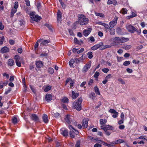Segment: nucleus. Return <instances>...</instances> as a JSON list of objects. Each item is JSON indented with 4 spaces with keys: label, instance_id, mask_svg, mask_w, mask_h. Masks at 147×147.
Masks as SVG:
<instances>
[{
    "label": "nucleus",
    "instance_id": "nucleus-1",
    "mask_svg": "<svg viewBox=\"0 0 147 147\" xmlns=\"http://www.w3.org/2000/svg\"><path fill=\"white\" fill-rule=\"evenodd\" d=\"M78 17V21H76V23L78 24L80 22V24L82 26L86 25L88 23L89 20L84 15L79 14Z\"/></svg>",
    "mask_w": 147,
    "mask_h": 147
},
{
    "label": "nucleus",
    "instance_id": "nucleus-2",
    "mask_svg": "<svg viewBox=\"0 0 147 147\" xmlns=\"http://www.w3.org/2000/svg\"><path fill=\"white\" fill-rule=\"evenodd\" d=\"M128 32L131 33H134L135 31L137 32L138 34H140L141 32L140 29L138 30V28L134 27L133 26L130 24H127L125 26Z\"/></svg>",
    "mask_w": 147,
    "mask_h": 147
},
{
    "label": "nucleus",
    "instance_id": "nucleus-3",
    "mask_svg": "<svg viewBox=\"0 0 147 147\" xmlns=\"http://www.w3.org/2000/svg\"><path fill=\"white\" fill-rule=\"evenodd\" d=\"M82 98L80 97L78 100L75 101L73 104V107L78 111H80L82 109L81 104L82 102Z\"/></svg>",
    "mask_w": 147,
    "mask_h": 147
},
{
    "label": "nucleus",
    "instance_id": "nucleus-4",
    "mask_svg": "<svg viewBox=\"0 0 147 147\" xmlns=\"http://www.w3.org/2000/svg\"><path fill=\"white\" fill-rule=\"evenodd\" d=\"M129 40L128 38H125L124 37H115L113 39V41L115 42L118 43H123Z\"/></svg>",
    "mask_w": 147,
    "mask_h": 147
},
{
    "label": "nucleus",
    "instance_id": "nucleus-5",
    "mask_svg": "<svg viewBox=\"0 0 147 147\" xmlns=\"http://www.w3.org/2000/svg\"><path fill=\"white\" fill-rule=\"evenodd\" d=\"M35 12H31L30 14V18L34 21L37 22L40 21L41 19V18L38 15H35Z\"/></svg>",
    "mask_w": 147,
    "mask_h": 147
},
{
    "label": "nucleus",
    "instance_id": "nucleus-6",
    "mask_svg": "<svg viewBox=\"0 0 147 147\" xmlns=\"http://www.w3.org/2000/svg\"><path fill=\"white\" fill-rule=\"evenodd\" d=\"M100 127L101 129H103L104 131L105 130H109V131H112L113 129V127L109 125H106L104 126L103 125H102L100 126Z\"/></svg>",
    "mask_w": 147,
    "mask_h": 147
},
{
    "label": "nucleus",
    "instance_id": "nucleus-7",
    "mask_svg": "<svg viewBox=\"0 0 147 147\" xmlns=\"http://www.w3.org/2000/svg\"><path fill=\"white\" fill-rule=\"evenodd\" d=\"M117 17L115 16L113 20L109 23V26L111 28H113L116 26L117 23Z\"/></svg>",
    "mask_w": 147,
    "mask_h": 147
},
{
    "label": "nucleus",
    "instance_id": "nucleus-8",
    "mask_svg": "<svg viewBox=\"0 0 147 147\" xmlns=\"http://www.w3.org/2000/svg\"><path fill=\"white\" fill-rule=\"evenodd\" d=\"M91 66V63L90 62L86 64L83 68L82 71L83 72H86L89 69Z\"/></svg>",
    "mask_w": 147,
    "mask_h": 147
},
{
    "label": "nucleus",
    "instance_id": "nucleus-9",
    "mask_svg": "<svg viewBox=\"0 0 147 147\" xmlns=\"http://www.w3.org/2000/svg\"><path fill=\"white\" fill-rule=\"evenodd\" d=\"M61 134L64 136L66 137L68 134V131L64 128H62L60 130Z\"/></svg>",
    "mask_w": 147,
    "mask_h": 147
},
{
    "label": "nucleus",
    "instance_id": "nucleus-10",
    "mask_svg": "<svg viewBox=\"0 0 147 147\" xmlns=\"http://www.w3.org/2000/svg\"><path fill=\"white\" fill-rule=\"evenodd\" d=\"M30 118L32 120L35 122H38L39 121V118L36 114H32L30 116Z\"/></svg>",
    "mask_w": 147,
    "mask_h": 147
},
{
    "label": "nucleus",
    "instance_id": "nucleus-11",
    "mask_svg": "<svg viewBox=\"0 0 147 147\" xmlns=\"http://www.w3.org/2000/svg\"><path fill=\"white\" fill-rule=\"evenodd\" d=\"M62 13L61 12L58 10L57 13V20L58 22L61 23L62 21Z\"/></svg>",
    "mask_w": 147,
    "mask_h": 147
},
{
    "label": "nucleus",
    "instance_id": "nucleus-12",
    "mask_svg": "<svg viewBox=\"0 0 147 147\" xmlns=\"http://www.w3.org/2000/svg\"><path fill=\"white\" fill-rule=\"evenodd\" d=\"M103 43L102 42H100L99 44H96L91 48V49L93 51L96 50L98 48H100L101 47Z\"/></svg>",
    "mask_w": 147,
    "mask_h": 147
},
{
    "label": "nucleus",
    "instance_id": "nucleus-13",
    "mask_svg": "<svg viewBox=\"0 0 147 147\" xmlns=\"http://www.w3.org/2000/svg\"><path fill=\"white\" fill-rule=\"evenodd\" d=\"M72 117L69 115H67L65 118V120L66 122L68 124L71 123L72 121Z\"/></svg>",
    "mask_w": 147,
    "mask_h": 147
},
{
    "label": "nucleus",
    "instance_id": "nucleus-14",
    "mask_svg": "<svg viewBox=\"0 0 147 147\" xmlns=\"http://www.w3.org/2000/svg\"><path fill=\"white\" fill-rule=\"evenodd\" d=\"M92 28H89L87 30H85L83 31V34L85 36H87L90 34L91 30Z\"/></svg>",
    "mask_w": 147,
    "mask_h": 147
},
{
    "label": "nucleus",
    "instance_id": "nucleus-15",
    "mask_svg": "<svg viewBox=\"0 0 147 147\" xmlns=\"http://www.w3.org/2000/svg\"><path fill=\"white\" fill-rule=\"evenodd\" d=\"M35 65L36 67L38 68H40L43 65V63L40 61H35Z\"/></svg>",
    "mask_w": 147,
    "mask_h": 147
},
{
    "label": "nucleus",
    "instance_id": "nucleus-16",
    "mask_svg": "<svg viewBox=\"0 0 147 147\" xmlns=\"http://www.w3.org/2000/svg\"><path fill=\"white\" fill-rule=\"evenodd\" d=\"M88 119H84L83 120L82 125L83 128H86L88 127Z\"/></svg>",
    "mask_w": 147,
    "mask_h": 147
},
{
    "label": "nucleus",
    "instance_id": "nucleus-17",
    "mask_svg": "<svg viewBox=\"0 0 147 147\" xmlns=\"http://www.w3.org/2000/svg\"><path fill=\"white\" fill-rule=\"evenodd\" d=\"M45 98L46 100L48 102L50 101L52 98L51 95L49 94H46L45 95Z\"/></svg>",
    "mask_w": 147,
    "mask_h": 147
},
{
    "label": "nucleus",
    "instance_id": "nucleus-18",
    "mask_svg": "<svg viewBox=\"0 0 147 147\" xmlns=\"http://www.w3.org/2000/svg\"><path fill=\"white\" fill-rule=\"evenodd\" d=\"M42 118L43 121L45 123H47L48 122L49 120L47 115L44 114L42 115Z\"/></svg>",
    "mask_w": 147,
    "mask_h": 147
},
{
    "label": "nucleus",
    "instance_id": "nucleus-19",
    "mask_svg": "<svg viewBox=\"0 0 147 147\" xmlns=\"http://www.w3.org/2000/svg\"><path fill=\"white\" fill-rule=\"evenodd\" d=\"M69 127L70 130H73V132L76 135H77L79 134V133L78 131L75 129L71 125H69Z\"/></svg>",
    "mask_w": 147,
    "mask_h": 147
},
{
    "label": "nucleus",
    "instance_id": "nucleus-20",
    "mask_svg": "<svg viewBox=\"0 0 147 147\" xmlns=\"http://www.w3.org/2000/svg\"><path fill=\"white\" fill-rule=\"evenodd\" d=\"M1 51L2 53H3L8 52L9 51V49L7 47H5L1 49Z\"/></svg>",
    "mask_w": 147,
    "mask_h": 147
},
{
    "label": "nucleus",
    "instance_id": "nucleus-21",
    "mask_svg": "<svg viewBox=\"0 0 147 147\" xmlns=\"http://www.w3.org/2000/svg\"><path fill=\"white\" fill-rule=\"evenodd\" d=\"M117 1L115 0H108L107 3L108 5L113 4L115 5L117 4Z\"/></svg>",
    "mask_w": 147,
    "mask_h": 147
},
{
    "label": "nucleus",
    "instance_id": "nucleus-22",
    "mask_svg": "<svg viewBox=\"0 0 147 147\" xmlns=\"http://www.w3.org/2000/svg\"><path fill=\"white\" fill-rule=\"evenodd\" d=\"M72 98L74 99H76L79 95V93H76L74 91L72 92Z\"/></svg>",
    "mask_w": 147,
    "mask_h": 147
},
{
    "label": "nucleus",
    "instance_id": "nucleus-23",
    "mask_svg": "<svg viewBox=\"0 0 147 147\" xmlns=\"http://www.w3.org/2000/svg\"><path fill=\"white\" fill-rule=\"evenodd\" d=\"M42 42L40 44V46H45L50 42V40H42Z\"/></svg>",
    "mask_w": 147,
    "mask_h": 147
},
{
    "label": "nucleus",
    "instance_id": "nucleus-24",
    "mask_svg": "<svg viewBox=\"0 0 147 147\" xmlns=\"http://www.w3.org/2000/svg\"><path fill=\"white\" fill-rule=\"evenodd\" d=\"M111 47V45H102L101 47L100 48V49L101 50H103L106 49L110 48Z\"/></svg>",
    "mask_w": 147,
    "mask_h": 147
},
{
    "label": "nucleus",
    "instance_id": "nucleus-25",
    "mask_svg": "<svg viewBox=\"0 0 147 147\" xmlns=\"http://www.w3.org/2000/svg\"><path fill=\"white\" fill-rule=\"evenodd\" d=\"M8 64L9 66H12L14 64V61L12 59H9L8 60Z\"/></svg>",
    "mask_w": 147,
    "mask_h": 147
},
{
    "label": "nucleus",
    "instance_id": "nucleus-26",
    "mask_svg": "<svg viewBox=\"0 0 147 147\" xmlns=\"http://www.w3.org/2000/svg\"><path fill=\"white\" fill-rule=\"evenodd\" d=\"M116 31L117 33L119 34L122 35L123 34L122 28L120 27H118L116 28Z\"/></svg>",
    "mask_w": 147,
    "mask_h": 147
},
{
    "label": "nucleus",
    "instance_id": "nucleus-27",
    "mask_svg": "<svg viewBox=\"0 0 147 147\" xmlns=\"http://www.w3.org/2000/svg\"><path fill=\"white\" fill-rule=\"evenodd\" d=\"M43 39H40L39 40H38L37 42L34 45V50L35 51L36 50V49L38 48V42H40Z\"/></svg>",
    "mask_w": 147,
    "mask_h": 147
},
{
    "label": "nucleus",
    "instance_id": "nucleus-28",
    "mask_svg": "<svg viewBox=\"0 0 147 147\" xmlns=\"http://www.w3.org/2000/svg\"><path fill=\"white\" fill-rule=\"evenodd\" d=\"M83 55H82L81 57L79 58H76L75 59V61L76 63H79L80 61L83 60Z\"/></svg>",
    "mask_w": 147,
    "mask_h": 147
},
{
    "label": "nucleus",
    "instance_id": "nucleus-29",
    "mask_svg": "<svg viewBox=\"0 0 147 147\" xmlns=\"http://www.w3.org/2000/svg\"><path fill=\"white\" fill-rule=\"evenodd\" d=\"M109 31L110 33V34L111 35H113L115 34V29L113 28H111L109 30Z\"/></svg>",
    "mask_w": 147,
    "mask_h": 147
},
{
    "label": "nucleus",
    "instance_id": "nucleus-30",
    "mask_svg": "<svg viewBox=\"0 0 147 147\" xmlns=\"http://www.w3.org/2000/svg\"><path fill=\"white\" fill-rule=\"evenodd\" d=\"M16 9H15V8H12L11 11V17H12L13 16L14 13H15L16 12Z\"/></svg>",
    "mask_w": 147,
    "mask_h": 147
},
{
    "label": "nucleus",
    "instance_id": "nucleus-31",
    "mask_svg": "<svg viewBox=\"0 0 147 147\" xmlns=\"http://www.w3.org/2000/svg\"><path fill=\"white\" fill-rule=\"evenodd\" d=\"M107 122L106 119H100V125H103L105 124Z\"/></svg>",
    "mask_w": 147,
    "mask_h": 147
},
{
    "label": "nucleus",
    "instance_id": "nucleus-32",
    "mask_svg": "<svg viewBox=\"0 0 147 147\" xmlns=\"http://www.w3.org/2000/svg\"><path fill=\"white\" fill-rule=\"evenodd\" d=\"M94 90L96 94H97L100 95V93L99 92V89L96 86H95L94 88Z\"/></svg>",
    "mask_w": 147,
    "mask_h": 147
},
{
    "label": "nucleus",
    "instance_id": "nucleus-33",
    "mask_svg": "<svg viewBox=\"0 0 147 147\" xmlns=\"http://www.w3.org/2000/svg\"><path fill=\"white\" fill-rule=\"evenodd\" d=\"M69 100L68 98L66 97H64L61 100V102L64 103H68L69 102Z\"/></svg>",
    "mask_w": 147,
    "mask_h": 147
},
{
    "label": "nucleus",
    "instance_id": "nucleus-34",
    "mask_svg": "<svg viewBox=\"0 0 147 147\" xmlns=\"http://www.w3.org/2000/svg\"><path fill=\"white\" fill-rule=\"evenodd\" d=\"M95 14L96 16H100V17L104 18L105 17V15L102 13L96 12Z\"/></svg>",
    "mask_w": 147,
    "mask_h": 147
},
{
    "label": "nucleus",
    "instance_id": "nucleus-35",
    "mask_svg": "<svg viewBox=\"0 0 147 147\" xmlns=\"http://www.w3.org/2000/svg\"><path fill=\"white\" fill-rule=\"evenodd\" d=\"M127 11L126 9L123 8L121 11L120 13L122 14H125L127 13Z\"/></svg>",
    "mask_w": 147,
    "mask_h": 147
},
{
    "label": "nucleus",
    "instance_id": "nucleus-36",
    "mask_svg": "<svg viewBox=\"0 0 147 147\" xmlns=\"http://www.w3.org/2000/svg\"><path fill=\"white\" fill-rule=\"evenodd\" d=\"M14 59L15 60L16 62L20 61V57L18 55H16L14 57Z\"/></svg>",
    "mask_w": 147,
    "mask_h": 147
},
{
    "label": "nucleus",
    "instance_id": "nucleus-37",
    "mask_svg": "<svg viewBox=\"0 0 147 147\" xmlns=\"http://www.w3.org/2000/svg\"><path fill=\"white\" fill-rule=\"evenodd\" d=\"M131 47V45H124L123 46V48L125 50H127L130 49Z\"/></svg>",
    "mask_w": 147,
    "mask_h": 147
},
{
    "label": "nucleus",
    "instance_id": "nucleus-38",
    "mask_svg": "<svg viewBox=\"0 0 147 147\" xmlns=\"http://www.w3.org/2000/svg\"><path fill=\"white\" fill-rule=\"evenodd\" d=\"M12 122L14 124H16L17 123V119L16 117H14L12 119Z\"/></svg>",
    "mask_w": 147,
    "mask_h": 147
},
{
    "label": "nucleus",
    "instance_id": "nucleus-39",
    "mask_svg": "<svg viewBox=\"0 0 147 147\" xmlns=\"http://www.w3.org/2000/svg\"><path fill=\"white\" fill-rule=\"evenodd\" d=\"M48 71L50 74H53L54 72V70L53 68L51 67H49L48 68Z\"/></svg>",
    "mask_w": 147,
    "mask_h": 147
},
{
    "label": "nucleus",
    "instance_id": "nucleus-40",
    "mask_svg": "<svg viewBox=\"0 0 147 147\" xmlns=\"http://www.w3.org/2000/svg\"><path fill=\"white\" fill-rule=\"evenodd\" d=\"M51 88V87L50 86H48L46 87L44 89V90L45 92H47L50 90Z\"/></svg>",
    "mask_w": 147,
    "mask_h": 147
},
{
    "label": "nucleus",
    "instance_id": "nucleus-41",
    "mask_svg": "<svg viewBox=\"0 0 147 147\" xmlns=\"http://www.w3.org/2000/svg\"><path fill=\"white\" fill-rule=\"evenodd\" d=\"M88 57L89 59H91L92 58L93 56L92 55V52H89L87 53Z\"/></svg>",
    "mask_w": 147,
    "mask_h": 147
},
{
    "label": "nucleus",
    "instance_id": "nucleus-42",
    "mask_svg": "<svg viewBox=\"0 0 147 147\" xmlns=\"http://www.w3.org/2000/svg\"><path fill=\"white\" fill-rule=\"evenodd\" d=\"M75 60L73 59H71L69 62V64L70 66L71 67L73 65V64L75 62Z\"/></svg>",
    "mask_w": 147,
    "mask_h": 147
},
{
    "label": "nucleus",
    "instance_id": "nucleus-43",
    "mask_svg": "<svg viewBox=\"0 0 147 147\" xmlns=\"http://www.w3.org/2000/svg\"><path fill=\"white\" fill-rule=\"evenodd\" d=\"M73 130H71L69 131V135L70 137L72 138H74L75 137V135H74Z\"/></svg>",
    "mask_w": 147,
    "mask_h": 147
},
{
    "label": "nucleus",
    "instance_id": "nucleus-44",
    "mask_svg": "<svg viewBox=\"0 0 147 147\" xmlns=\"http://www.w3.org/2000/svg\"><path fill=\"white\" fill-rule=\"evenodd\" d=\"M90 98L93 99V98L95 97V94L94 92L91 93L90 95Z\"/></svg>",
    "mask_w": 147,
    "mask_h": 147
},
{
    "label": "nucleus",
    "instance_id": "nucleus-45",
    "mask_svg": "<svg viewBox=\"0 0 147 147\" xmlns=\"http://www.w3.org/2000/svg\"><path fill=\"white\" fill-rule=\"evenodd\" d=\"M131 62L129 61H125L123 63V65L125 66H127L128 65H129L130 64Z\"/></svg>",
    "mask_w": 147,
    "mask_h": 147
},
{
    "label": "nucleus",
    "instance_id": "nucleus-46",
    "mask_svg": "<svg viewBox=\"0 0 147 147\" xmlns=\"http://www.w3.org/2000/svg\"><path fill=\"white\" fill-rule=\"evenodd\" d=\"M74 42L75 43L79 45L81 44L80 41L78 40L76 38H74Z\"/></svg>",
    "mask_w": 147,
    "mask_h": 147
},
{
    "label": "nucleus",
    "instance_id": "nucleus-47",
    "mask_svg": "<svg viewBox=\"0 0 147 147\" xmlns=\"http://www.w3.org/2000/svg\"><path fill=\"white\" fill-rule=\"evenodd\" d=\"M80 140H78L76 142L75 147H80Z\"/></svg>",
    "mask_w": 147,
    "mask_h": 147
},
{
    "label": "nucleus",
    "instance_id": "nucleus-48",
    "mask_svg": "<svg viewBox=\"0 0 147 147\" xmlns=\"http://www.w3.org/2000/svg\"><path fill=\"white\" fill-rule=\"evenodd\" d=\"M118 80L123 84H125V82L121 78H118Z\"/></svg>",
    "mask_w": 147,
    "mask_h": 147
},
{
    "label": "nucleus",
    "instance_id": "nucleus-49",
    "mask_svg": "<svg viewBox=\"0 0 147 147\" xmlns=\"http://www.w3.org/2000/svg\"><path fill=\"white\" fill-rule=\"evenodd\" d=\"M102 71L105 73H107L109 71V69L107 68H105L102 69Z\"/></svg>",
    "mask_w": 147,
    "mask_h": 147
},
{
    "label": "nucleus",
    "instance_id": "nucleus-50",
    "mask_svg": "<svg viewBox=\"0 0 147 147\" xmlns=\"http://www.w3.org/2000/svg\"><path fill=\"white\" fill-rule=\"evenodd\" d=\"M100 74L99 73L96 71L94 75V77L95 78H97Z\"/></svg>",
    "mask_w": 147,
    "mask_h": 147
},
{
    "label": "nucleus",
    "instance_id": "nucleus-51",
    "mask_svg": "<svg viewBox=\"0 0 147 147\" xmlns=\"http://www.w3.org/2000/svg\"><path fill=\"white\" fill-rule=\"evenodd\" d=\"M118 115V113L116 112V113H114V114L112 115V117L114 118H116L117 117Z\"/></svg>",
    "mask_w": 147,
    "mask_h": 147
},
{
    "label": "nucleus",
    "instance_id": "nucleus-52",
    "mask_svg": "<svg viewBox=\"0 0 147 147\" xmlns=\"http://www.w3.org/2000/svg\"><path fill=\"white\" fill-rule=\"evenodd\" d=\"M68 31H69V33L70 34L71 36H73L74 34L73 30L71 29H68Z\"/></svg>",
    "mask_w": 147,
    "mask_h": 147
},
{
    "label": "nucleus",
    "instance_id": "nucleus-53",
    "mask_svg": "<svg viewBox=\"0 0 147 147\" xmlns=\"http://www.w3.org/2000/svg\"><path fill=\"white\" fill-rule=\"evenodd\" d=\"M18 7V3L17 1L15 2L14 3V8L15 9H17Z\"/></svg>",
    "mask_w": 147,
    "mask_h": 147
},
{
    "label": "nucleus",
    "instance_id": "nucleus-54",
    "mask_svg": "<svg viewBox=\"0 0 147 147\" xmlns=\"http://www.w3.org/2000/svg\"><path fill=\"white\" fill-rule=\"evenodd\" d=\"M106 135L107 136H109L111 133V132L109 130H105L104 131Z\"/></svg>",
    "mask_w": 147,
    "mask_h": 147
},
{
    "label": "nucleus",
    "instance_id": "nucleus-55",
    "mask_svg": "<svg viewBox=\"0 0 147 147\" xmlns=\"http://www.w3.org/2000/svg\"><path fill=\"white\" fill-rule=\"evenodd\" d=\"M9 44L11 45H13L15 43V41L14 40L11 39L9 40Z\"/></svg>",
    "mask_w": 147,
    "mask_h": 147
},
{
    "label": "nucleus",
    "instance_id": "nucleus-56",
    "mask_svg": "<svg viewBox=\"0 0 147 147\" xmlns=\"http://www.w3.org/2000/svg\"><path fill=\"white\" fill-rule=\"evenodd\" d=\"M109 112L114 114V113H116L117 111H116L114 109H111L109 110Z\"/></svg>",
    "mask_w": 147,
    "mask_h": 147
},
{
    "label": "nucleus",
    "instance_id": "nucleus-57",
    "mask_svg": "<svg viewBox=\"0 0 147 147\" xmlns=\"http://www.w3.org/2000/svg\"><path fill=\"white\" fill-rule=\"evenodd\" d=\"M44 25L47 27L49 30L51 29V25L49 24H45Z\"/></svg>",
    "mask_w": 147,
    "mask_h": 147
},
{
    "label": "nucleus",
    "instance_id": "nucleus-58",
    "mask_svg": "<svg viewBox=\"0 0 147 147\" xmlns=\"http://www.w3.org/2000/svg\"><path fill=\"white\" fill-rule=\"evenodd\" d=\"M69 81H72V80L70 78H67L66 80L65 85H66Z\"/></svg>",
    "mask_w": 147,
    "mask_h": 147
},
{
    "label": "nucleus",
    "instance_id": "nucleus-59",
    "mask_svg": "<svg viewBox=\"0 0 147 147\" xmlns=\"http://www.w3.org/2000/svg\"><path fill=\"white\" fill-rule=\"evenodd\" d=\"M3 76H5L7 79L9 78V75L8 74H7L6 73H3Z\"/></svg>",
    "mask_w": 147,
    "mask_h": 147
},
{
    "label": "nucleus",
    "instance_id": "nucleus-60",
    "mask_svg": "<svg viewBox=\"0 0 147 147\" xmlns=\"http://www.w3.org/2000/svg\"><path fill=\"white\" fill-rule=\"evenodd\" d=\"M25 1L26 3V4L27 6H30V3L29 0H25Z\"/></svg>",
    "mask_w": 147,
    "mask_h": 147
},
{
    "label": "nucleus",
    "instance_id": "nucleus-61",
    "mask_svg": "<svg viewBox=\"0 0 147 147\" xmlns=\"http://www.w3.org/2000/svg\"><path fill=\"white\" fill-rule=\"evenodd\" d=\"M60 114L57 113H56L54 114V117L56 118H57L60 116Z\"/></svg>",
    "mask_w": 147,
    "mask_h": 147
},
{
    "label": "nucleus",
    "instance_id": "nucleus-62",
    "mask_svg": "<svg viewBox=\"0 0 147 147\" xmlns=\"http://www.w3.org/2000/svg\"><path fill=\"white\" fill-rule=\"evenodd\" d=\"M16 65L19 67H20L21 66V63L20 61L16 62Z\"/></svg>",
    "mask_w": 147,
    "mask_h": 147
},
{
    "label": "nucleus",
    "instance_id": "nucleus-63",
    "mask_svg": "<svg viewBox=\"0 0 147 147\" xmlns=\"http://www.w3.org/2000/svg\"><path fill=\"white\" fill-rule=\"evenodd\" d=\"M84 51V48H82L80 50L77 51V53L78 54H79L83 52Z\"/></svg>",
    "mask_w": 147,
    "mask_h": 147
},
{
    "label": "nucleus",
    "instance_id": "nucleus-64",
    "mask_svg": "<svg viewBox=\"0 0 147 147\" xmlns=\"http://www.w3.org/2000/svg\"><path fill=\"white\" fill-rule=\"evenodd\" d=\"M102 145L98 143H96L94 145V147H101Z\"/></svg>",
    "mask_w": 147,
    "mask_h": 147
}]
</instances>
